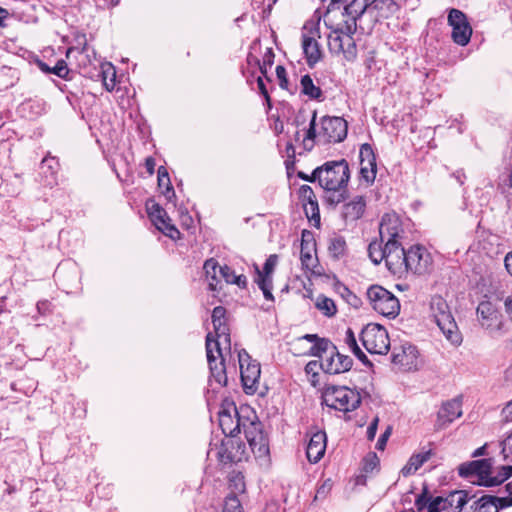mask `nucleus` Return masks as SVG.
I'll use <instances>...</instances> for the list:
<instances>
[{"label": "nucleus", "mask_w": 512, "mask_h": 512, "mask_svg": "<svg viewBox=\"0 0 512 512\" xmlns=\"http://www.w3.org/2000/svg\"><path fill=\"white\" fill-rule=\"evenodd\" d=\"M430 317L451 344L458 346L462 343V335L448 303L442 296L435 295L431 298Z\"/></svg>", "instance_id": "obj_1"}, {"label": "nucleus", "mask_w": 512, "mask_h": 512, "mask_svg": "<svg viewBox=\"0 0 512 512\" xmlns=\"http://www.w3.org/2000/svg\"><path fill=\"white\" fill-rule=\"evenodd\" d=\"M315 120L316 113L313 115L306 138L304 139L305 145H307L308 142L312 143L315 138H318L319 141L328 143H338L346 138L348 125L343 118L329 116L323 117L321 119V127L318 132L315 130Z\"/></svg>", "instance_id": "obj_2"}, {"label": "nucleus", "mask_w": 512, "mask_h": 512, "mask_svg": "<svg viewBox=\"0 0 512 512\" xmlns=\"http://www.w3.org/2000/svg\"><path fill=\"white\" fill-rule=\"evenodd\" d=\"M206 354L210 368V383L215 382L219 387H225L228 382L225 366L224 344L219 339H214L212 332L206 336Z\"/></svg>", "instance_id": "obj_3"}, {"label": "nucleus", "mask_w": 512, "mask_h": 512, "mask_svg": "<svg viewBox=\"0 0 512 512\" xmlns=\"http://www.w3.org/2000/svg\"><path fill=\"white\" fill-rule=\"evenodd\" d=\"M349 177L348 162H325L313 171V180L318 179L325 190L346 188Z\"/></svg>", "instance_id": "obj_4"}, {"label": "nucleus", "mask_w": 512, "mask_h": 512, "mask_svg": "<svg viewBox=\"0 0 512 512\" xmlns=\"http://www.w3.org/2000/svg\"><path fill=\"white\" fill-rule=\"evenodd\" d=\"M323 402L332 409L341 412H350L360 406L361 396L357 391L346 386H331L326 388L323 395Z\"/></svg>", "instance_id": "obj_5"}, {"label": "nucleus", "mask_w": 512, "mask_h": 512, "mask_svg": "<svg viewBox=\"0 0 512 512\" xmlns=\"http://www.w3.org/2000/svg\"><path fill=\"white\" fill-rule=\"evenodd\" d=\"M345 22L347 32L342 27H337L329 33L328 48L331 53L342 54L347 61H353L357 56L356 44L351 35L355 28L348 21Z\"/></svg>", "instance_id": "obj_6"}, {"label": "nucleus", "mask_w": 512, "mask_h": 512, "mask_svg": "<svg viewBox=\"0 0 512 512\" xmlns=\"http://www.w3.org/2000/svg\"><path fill=\"white\" fill-rule=\"evenodd\" d=\"M368 300L373 309L379 314L394 318L399 314L400 303L390 291L379 285H373L367 290Z\"/></svg>", "instance_id": "obj_7"}, {"label": "nucleus", "mask_w": 512, "mask_h": 512, "mask_svg": "<svg viewBox=\"0 0 512 512\" xmlns=\"http://www.w3.org/2000/svg\"><path fill=\"white\" fill-rule=\"evenodd\" d=\"M360 339L371 354L385 355L390 349L387 330L379 324H368L361 332Z\"/></svg>", "instance_id": "obj_8"}, {"label": "nucleus", "mask_w": 512, "mask_h": 512, "mask_svg": "<svg viewBox=\"0 0 512 512\" xmlns=\"http://www.w3.org/2000/svg\"><path fill=\"white\" fill-rule=\"evenodd\" d=\"M319 38L318 24L313 21L305 23L302 29V49L309 67H314L322 59Z\"/></svg>", "instance_id": "obj_9"}, {"label": "nucleus", "mask_w": 512, "mask_h": 512, "mask_svg": "<svg viewBox=\"0 0 512 512\" xmlns=\"http://www.w3.org/2000/svg\"><path fill=\"white\" fill-rule=\"evenodd\" d=\"M238 360L244 390L248 394H253L258 388V382L261 374L260 364L253 361L245 350L238 352Z\"/></svg>", "instance_id": "obj_10"}, {"label": "nucleus", "mask_w": 512, "mask_h": 512, "mask_svg": "<svg viewBox=\"0 0 512 512\" xmlns=\"http://www.w3.org/2000/svg\"><path fill=\"white\" fill-rule=\"evenodd\" d=\"M219 426L226 438H234L240 433L244 419L239 416L235 404L224 400L218 412Z\"/></svg>", "instance_id": "obj_11"}, {"label": "nucleus", "mask_w": 512, "mask_h": 512, "mask_svg": "<svg viewBox=\"0 0 512 512\" xmlns=\"http://www.w3.org/2000/svg\"><path fill=\"white\" fill-rule=\"evenodd\" d=\"M447 21L452 28V40L460 46H466L473 32L467 16L461 10L452 8L448 12Z\"/></svg>", "instance_id": "obj_12"}, {"label": "nucleus", "mask_w": 512, "mask_h": 512, "mask_svg": "<svg viewBox=\"0 0 512 512\" xmlns=\"http://www.w3.org/2000/svg\"><path fill=\"white\" fill-rule=\"evenodd\" d=\"M146 210L149 218L158 230L173 240L180 238L179 230L171 223V219L163 207L150 200L146 203Z\"/></svg>", "instance_id": "obj_13"}, {"label": "nucleus", "mask_w": 512, "mask_h": 512, "mask_svg": "<svg viewBox=\"0 0 512 512\" xmlns=\"http://www.w3.org/2000/svg\"><path fill=\"white\" fill-rule=\"evenodd\" d=\"M404 233L402 221L396 213H386L382 216L379 225V235L382 242L401 244Z\"/></svg>", "instance_id": "obj_14"}, {"label": "nucleus", "mask_w": 512, "mask_h": 512, "mask_svg": "<svg viewBox=\"0 0 512 512\" xmlns=\"http://www.w3.org/2000/svg\"><path fill=\"white\" fill-rule=\"evenodd\" d=\"M431 265L432 257L425 247L414 245L406 250V274L409 272L418 275L425 274Z\"/></svg>", "instance_id": "obj_15"}, {"label": "nucleus", "mask_w": 512, "mask_h": 512, "mask_svg": "<svg viewBox=\"0 0 512 512\" xmlns=\"http://www.w3.org/2000/svg\"><path fill=\"white\" fill-rule=\"evenodd\" d=\"M478 320L491 333H501L504 323L502 314L489 301H482L477 307Z\"/></svg>", "instance_id": "obj_16"}, {"label": "nucleus", "mask_w": 512, "mask_h": 512, "mask_svg": "<svg viewBox=\"0 0 512 512\" xmlns=\"http://www.w3.org/2000/svg\"><path fill=\"white\" fill-rule=\"evenodd\" d=\"M492 459L473 460L459 466L458 472L462 477L477 476L479 485L485 486L492 474Z\"/></svg>", "instance_id": "obj_17"}, {"label": "nucleus", "mask_w": 512, "mask_h": 512, "mask_svg": "<svg viewBox=\"0 0 512 512\" xmlns=\"http://www.w3.org/2000/svg\"><path fill=\"white\" fill-rule=\"evenodd\" d=\"M406 250L401 244H386L385 264L388 270L395 276L401 278L406 275Z\"/></svg>", "instance_id": "obj_18"}, {"label": "nucleus", "mask_w": 512, "mask_h": 512, "mask_svg": "<svg viewBox=\"0 0 512 512\" xmlns=\"http://www.w3.org/2000/svg\"><path fill=\"white\" fill-rule=\"evenodd\" d=\"M244 451V446L238 440L225 438L218 448L217 459L223 465H231L242 460Z\"/></svg>", "instance_id": "obj_19"}, {"label": "nucleus", "mask_w": 512, "mask_h": 512, "mask_svg": "<svg viewBox=\"0 0 512 512\" xmlns=\"http://www.w3.org/2000/svg\"><path fill=\"white\" fill-rule=\"evenodd\" d=\"M392 363L403 371L416 370L419 365L417 348L413 345H403L395 349L392 354Z\"/></svg>", "instance_id": "obj_20"}, {"label": "nucleus", "mask_w": 512, "mask_h": 512, "mask_svg": "<svg viewBox=\"0 0 512 512\" xmlns=\"http://www.w3.org/2000/svg\"><path fill=\"white\" fill-rule=\"evenodd\" d=\"M212 323L214 327L213 338L219 339L224 344V348L231 351V338L229 327L226 323V309L222 306H217L212 311Z\"/></svg>", "instance_id": "obj_21"}, {"label": "nucleus", "mask_w": 512, "mask_h": 512, "mask_svg": "<svg viewBox=\"0 0 512 512\" xmlns=\"http://www.w3.org/2000/svg\"><path fill=\"white\" fill-rule=\"evenodd\" d=\"M353 360L351 357L343 355L337 351L329 352L325 359L321 362V367L324 372L329 374H340L347 372L351 369Z\"/></svg>", "instance_id": "obj_22"}, {"label": "nucleus", "mask_w": 512, "mask_h": 512, "mask_svg": "<svg viewBox=\"0 0 512 512\" xmlns=\"http://www.w3.org/2000/svg\"><path fill=\"white\" fill-rule=\"evenodd\" d=\"M327 437L322 430H317L310 435L306 456L310 463H317L324 456L326 451Z\"/></svg>", "instance_id": "obj_23"}, {"label": "nucleus", "mask_w": 512, "mask_h": 512, "mask_svg": "<svg viewBox=\"0 0 512 512\" xmlns=\"http://www.w3.org/2000/svg\"><path fill=\"white\" fill-rule=\"evenodd\" d=\"M306 340L312 343V346L306 353L309 356L319 357L322 360L325 359L324 355L327 356L329 352H335V345L326 338H321L317 334H306L297 339V342Z\"/></svg>", "instance_id": "obj_24"}, {"label": "nucleus", "mask_w": 512, "mask_h": 512, "mask_svg": "<svg viewBox=\"0 0 512 512\" xmlns=\"http://www.w3.org/2000/svg\"><path fill=\"white\" fill-rule=\"evenodd\" d=\"M366 199L364 196H355L342 208V216L346 222H354L360 219L366 209Z\"/></svg>", "instance_id": "obj_25"}, {"label": "nucleus", "mask_w": 512, "mask_h": 512, "mask_svg": "<svg viewBox=\"0 0 512 512\" xmlns=\"http://www.w3.org/2000/svg\"><path fill=\"white\" fill-rule=\"evenodd\" d=\"M313 252H315V241L313 235L308 230H303L301 234L300 260L302 266L311 269L314 265Z\"/></svg>", "instance_id": "obj_26"}, {"label": "nucleus", "mask_w": 512, "mask_h": 512, "mask_svg": "<svg viewBox=\"0 0 512 512\" xmlns=\"http://www.w3.org/2000/svg\"><path fill=\"white\" fill-rule=\"evenodd\" d=\"M462 415L461 401L457 399L444 403L438 412L439 426L444 427Z\"/></svg>", "instance_id": "obj_27"}, {"label": "nucleus", "mask_w": 512, "mask_h": 512, "mask_svg": "<svg viewBox=\"0 0 512 512\" xmlns=\"http://www.w3.org/2000/svg\"><path fill=\"white\" fill-rule=\"evenodd\" d=\"M329 256L335 260L345 257L348 253V246L344 236L334 233L328 239L327 245Z\"/></svg>", "instance_id": "obj_28"}, {"label": "nucleus", "mask_w": 512, "mask_h": 512, "mask_svg": "<svg viewBox=\"0 0 512 512\" xmlns=\"http://www.w3.org/2000/svg\"><path fill=\"white\" fill-rule=\"evenodd\" d=\"M432 449L423 450L419 453H414L408 460L407 464L402 468L401 473L403 476L414 474L424 463H426L433 455Z\"/></svg>", "instance_id": "obj_29"}, {"label": "nucleus", "mask_w": 512, "mask_h": 512, "mask_svg": "<svg viewBox=\"0 0 512 512\" xmlns=\"http://www.w3.org/2000/svg\"><path fill=\"white\" fill-rule=\"evenodd\" d=\"M218 262L214 258H209L204 262L203 270L205 272L206 281L208 282V287L211 291L218 290V286L220 284V274Z\"/></svg>", "instance_id": "obj_30"}, {"label": "nucleus", "mask_w": 512, "mask_h": 512, "mask_svg": "<svg viewBox=\"0 0 512 512\" xmlns=\"http://www.w3.org/2000/svg\"><path fill=\"white\" fill-rule=\"evenodd\" d=\"M344 11L349 17V20H347L348 24H351L355 28L356 19L366 11L371 12V9L365 0H353L350 4L344 7Z\"/></svg>", "instance_id": "obj_31"}, {"label": "nucleus", "mask_w": 512, "mask_h": 512, "mask_svg": "<svg viewBox=\"0 0 512 512\" xmlns=\"http://www.w3.org/2000/svg\"><path fill=\"white\" fill-rule=\"evenodd\" d=\"M450 511L461 512L469 501V495L464 490H457L451 492L447 497H444Z\"/></svg>", "instance_id": "obj_32"}, {"label": "nucleus", "mask_w": 512, "mask_h": 512, "mask_svg": "<svg viewBox=\"0 0 512 512\" xmlns=\"http://www.w3.org/2000/svg\"><path fill=\"white\" fill-rule=\"evenodd\" d=\"M158 187L167 200L175 197V191L171 184L167 169L164 166L158 168Z\"/></svg>", "instance_id": "obj_33"}, {"label": "nucleus", "mask_w": 512, "mask_h": 512, "mask_svg": "<svg viewBox=\"0 0 512 512\" xmlns=\"http://www.w3.org/2000/svg\"><path fill=\"white\" fill-rule=\"evenodd\" d=\"M248 443L255 457L265 458L269 455V442L264 432Z\"/></svg>", "instance_id": "obj_34"}, {"label": "nucleus", "mask_w": 512, "mask_h": 512, "mask_svg": "<svg viewBox=\"0 0 512 512\" xmlns=\"http://www.w3.org/2000/svg\"><path fill=\"white\" fill-rule=\"evenodd\" d=\"M386 255V242L372 241L368 246V256L374 264H380Z\"/></svg>", "instance_id": "obj_35"}, {"label": "nucleus", "mask_w": 512, "mask_h": 512, "mask_svg": "<svg viewBox=\"0 0 512 512\" xmlns=\"http://www.w3.org/2000/svg\"><path fill=\"white\" fill-rule=\"evenodd\" d=\"M315 307L326 317H332L337 313L334 300L325 295H319L316 298Z\"/></svg>", "instance_id": "obj_36"}, {"label": "nucleus", "mask_w": 512, "mask_h": 512, "mask_svg": "<svg viewBox=\"0 0 512 512\" xmlns=\"http://www.w3.org/2000/svg\"><path fill=\"white\" fill-rule=\"evenodd\" d=\"M360 180L366 185H371L377 173V162H360Z\"/></svg>", "instance_id": "obj_37"}, {"label": "nucleus", "mask_w": 512, "mask_h": 512, "mask_svg": "<svg viewBox=\"0 0 512 512\" xmlns=\"http://www.w3.org/2000/svg\"><path fill=\"white\" fill-rule=\"evenodd\" d=\"M38 67L40 68L41 71H43L45 73H53L63 79H67V76L69 74V69L64 60L57 61L56 65L53 68H50L44 62H39Z\"/></svg>", "instance_id": "obj_38"}, {"label": "nucleus", "mask_w": 512, "mask_h": 512, "mask_svg": "<svg viewBox=\"0 0 512 512\" xmlns=\"http://www.w3.org/2000/svg\"><path fill=\"white\" fill-rule=\"evenodd\" d=\"M242 428L247 439V442H250L258 435L263 433L262 424L259 421L244 419L242 423Z\"/></svg>", "instance_id": "obj_39"}, {"label": "nucleus", "mask_w": 512, "mask_h": 512, "mask_svg": "<svg viewBox=\"0 0 512 512\" xmlns=\"http://www.w3.org/2000/svg\"><path fill=\"white\" fill-rule=\"evenodd\" d=\"M302 93L312 99L320 98L322 91L320 87L314 85L312 78L309 75H304L301 78Z\"/></svg>", "instance_id": "obj_40"}, {"label": "nucleus", "mask_w": 512, "mask_h": 512, "mask_svg": "<svg viewBox=\"0 0 512 512\" xmlns=\"http://www.w3.org/2000/svg\"><path fill=\"white\" fill-rule=\"evenodd\" d=\"M511 476H512V466L511 465L501 466L496 476H493L491 474L489 481L485 482V487L498 486V485L502 484L504 481H506L508 478H510Z\"/></svg>", "instance_id": "obj_41"}, {"label": "nucleus", "mask_w": 512, "mask_h": 512, "mask_svg": "<svg viewBox=\"0 0 512 512\" xmlns=\"http://www.w3.org/2000/svg\"><path fill=\"white\" fill-rule=\"evenodd\" d=\"M304 213L307 217V219L313 223L315 227L320 226V210L318 201L315 200L310 203H306L303 206Z\"/></svg>", "instance_id": "obj_42"}, {"label": "nucleus", "mask_w": 512, "mask_h": 512, "mask_svg": "<svg viewBox=\"0 0 512 512\" xmlns=\"http://www.w3.org/2000/svg\"><path fill=\"white\" fill-rule=\"evenodd\" d=\"M102 80L103 85L108 91H112L115 87L116 71L113 65L105 64L102 65Z\"/></svg>", "instance_id": "obj_43"}, {"label": "nucleus", "mask_w": 512, "mask_h": 512, "mask_svg": "<svg viewBox=\"0 0 512 512\" xmlns=\"http://www.w3.org/2000/svg\"><path fill=\"white\" fill-rule=\"evenodd\" d=\"M473 512H498L491 495H484L474 502Z\"/></svg>", "instance_id": "obj_44"}, {"label": "nucleus", "mask_w": 512, "mask_h": 512, "mask_svg": "<svg viewBox=\"0 0 512 512\" xmlns=\"http://www.w3.org/2000/svg\"><path fill=\"white\" fill-rule=\"evenodd\" d=\"M396 9L397 4L394 0H378L371 9V12L377 11L381 17H387L390 13L395 12Z\"/></svg>", "instance_id": "obj_45"}, {"label": "nucleus", "mask_w": 512, "mask_h": 512, "mask_svg": "<svg viewBox=\"0 0 512 512\" xmlns=\"http://www.w3.org/2000/svg\"><path fill=\"white\" fill-rule=\"evenodd\" d=\"M229 487L232 489V494L243 493L245 491L244 476L241 472H232L229 476Z\"/></svg>", "instance_id": "obj_46"}, {"label": "nucleus", "mask_w": 512, "mask_h": 512, "mask_svg": "<svg viewBox=\"0 0 512 512\" xmlns=\"http://www.w3.org/2000/svg\"><path fill=\"white\" fill-rule=\"evenodd\" d=\"M223 512H244L240 500L234 494L225 498Z\"/></svg>", "instance_id": "obj_47"}, {"label": "nucleus", "mask_w": 512, "mask_h": 512, "mask_svg": "<svg viewBox=\"0 0 512 512\" xmlns=\"http://www.w3.org/2000/svg\"><path fill=\"white\" fill-rule=\"evenodd\" d=\"M428 512H450V508L444 497L437 496L430 501Z\"/></svg>", "instance_id": "obj_48"}, {"label": "nucleus", "mask_w": 512, "mask_h": 512, "mask_svg": "<svg viewBox=\"0 0 512 512\" xmlns=\"http://www.w3.org/2000/svg\"><path fill=\"white\" fill-rule=\"evenodd\" d=\"M298 198L302 204V206L306 203L313 202L317 200L316 195L313 189L309 185H302L298 190Z\"/></svg>", "instance_id": "obj_49"}, {"label": "nucleus", "mask_w": 512, "mask_h": 512, "mask_svg": "<svg viewBox=\"0 0 512 512\" xmlns=\"http://www.w3.org/2000/svg\"><path fill=\"white\" fill-rule=\"evenodd\" d=\"M326 199L331 204H338L342 202L346 197V188L339 190H326Z\"/></svg>", "instance_id": "obj_50"}, {"label": "nucleus", "mask_w": 512, "mask_h": 512, "mask_svg": "<svg viewBox=\"0 0 512 512\" xmlns=\"http://www.w3.org/2000/svg\"><path fill=\"white\" fill-rule=\"evenodd\" d=\"M333 487V481L331 479H326L322 482V484L318 487L314 500H322L325 499L328 494L331 492Z\"/></svg>", "instance_id": "obj_51"}, {"label": "nucleus", "mask_w": 512, "mask_h": 512, "mask_svg": "<svg viewBox=\"0 0 512 512\" xmlns=\"http://www.w3.org/2000/svg\"><path fill=\"white\" fill-rule=\"evenodd\" d=\"M434 497H431L428 493V489L425 487L422 491L421 494H419L415 500V506L417 507V509L420 511V510H423L424 508H427L428 509V505L430 503V501L433 499Z\"/></svg>", "instance_id": "obj_52"}, {"label": "nucleus", "mask_w": 512, "mask_h": 512, "mask_svg": "<svg viewBox=\"0 0 512 512\" xmlns=\"http://www.w3.org/2000/svg\"><path fill=\"white\" fill-rule=\"evenodd\" d=\"M379 465V458L376 453H369L364 458L363 470L368 473L372 472Z\"/></svg>", "instance_id": "obj_53"}, {"label": "nucleus", "mask_w": 512, "mask_h": 512, "mask_svg": "<svg viewBox=\"0 0 512 512\" xmlns=\"http://www.w3.org/2000/svg\"><path fill=\"white\" fill-rule=\"evenodd\" d=\"M277 262H278V256L273 254V255H270L266 261H265V264H264V267H263V270L260 271L261 274H265V275H271L272 276V273L277 265Z\"/></svg>", "instance_id": "obj_54"}, {"label": "nucleus", "mask_w": 512, "mask_h": 512, "mask_svg": "<svg viewBox=\"0 0 512 512\" xmlns=\"http://www.w3.org/2000/svg\"><path fill=\"white\" fill-rule=\"evenodd\" d=\"M256 271L257 277L255 281L258 284L259 288H272V276L261 274L258 268H256Z\"/></svg>", "instance_id": "obj_55"}, {"label": "nucleus", "mask_w": 512, "mask_h": 512, "mask_svg": "<svg viewBox=\"0 0 512 512\" xmlns=\"http://www.w3.org/2000/svg\"><path fill=\"white\" fill-rule=\"evenodd\" d=\"M359 160H375V154L371 145L362 144L359 151Z\"/></svg>", "instance_id": "obj_56"}, {"label": "nucleus", "mask_w": 512, "mask_h": 512, "mask_svg": "<svg viewBox=\"0 0 512 512\" xmlns=\"http://www.w3.org/2000/svg\"><path fill=\"white\" fill-rule=\"evenodd\" d=\"M345 343L352 352L357 350V352L360 353V347L358 346L355 335L350 328L346 331Z\"/></svg>", "instance_id": "obj_57"}, {"label": "nucleus", "mask_w": 512, "mask_h": 512, "mask_svg": "<svg viewBox=\"0 0 512 512\" xmlns=\"http://www.w3.org/2000/svg\"><path fill=\"white\" fill-rule=\"evenodd\" d=\"M492 502H494L497 510L511 507L512 506V497H497L492 496Z\"/></svg>", "instance_id": "obj_58"}, {"label": "nucleus", "mask_w": 512, "mask_h": 512, "mask_svg": "<svg viewBox=\"0 0 512 512\" xmlns=\"http://www.w3.org/2000/svg\"><path fill=\"white\" fill-rule=\"evenodd\" d=\"M220 278H223L226 283L231 284L235 273L234 271L227 265L221 266V269H219Z\"/></svg>", "instance_id": "obj_59"}, {"label": "nucleus", "mask_w": 512, "mask_h": 512, "mask_svg": "<svg viewBox=\"0 0 512 512\" xmlns=\"http://www.w3.org/2000/svg\"><path fill=\"white\" fill-rule=\"evenodd\" d=\"M276 75L279 80L280 87L283 89H287L288 88V80L286 77V69L281 65L277 66L276 67Z\"/></svg>", "instance_id": "obj_60"}, {"label": "nucleus", "mask_w": 512, "mask_h": 512, "mask_svg": "<svg viewBox=\"0 0 512 512\" xmlns=\"http://www.w3.org/2000/svg\"><path fill=\"white\" fill-rule=\"evenodd\" d=\"M37 310L41 315H47L52 312V304L48 300H41L37 303Z\"/></svg>", "instance_id": "obj_61"}, {"label": "nucleus", "mask_w": 512, "mask_h": 512, "mask_svg": "<svg viewBox=\"0 0 512 512\" xmlns=\"http://www.w3.org/2000/svg\"><path fill=\"white\" fill-rule=\"evenodd\" d=\"M392 428L389 426L385 430V432L380 436V438L377 441L376 448L379 450H383L386 446L387 440L391 435Z\"/></svg>", "instance_id": "obj_62"}, {"label": "nucleus", "mask_w": 512, "mask_h": 512, "mask_svg": "<svg viewBox=\"0 0 512 512\" xmlns=\"http://www.w3.org/2000/svg\"><path fill=\"white\" fill-rule=\"evenodd\" d=\"M379 418L375 417L367 428V438L372 441L375 438L378 428Z\"/></svg>", "instance_id": "obj_63"}, {"label": "nucleus", "mask_w": 512, "mask_h": 512, "mask_svg": "<svg viewBox=\"0 0 512 512\" xmlns=\"http://www.w3.org/2000/svg\"><path fill=\"white\" fill-rule=\"evenodd\" d=\"M502 414L507 421L512 420V400L508 402L507 405L503 408Z\"/></svg>", "instance_id": "obj_64"}]
</instances>
